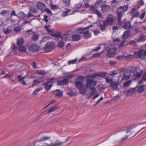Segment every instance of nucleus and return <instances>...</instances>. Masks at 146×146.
Returning <instances> with one entry per match:
<instances>
[{"label":"nucleus","instance_id":"0eeeda50","mask_svg":"<svg viewBox=\"0 0 146 146\" xmlns=\"http://www.w3.org/2000/svg\"><path fill=\"white\" fill-rule=\"evenodd\" d=\"M39 47L38 45L33 44L29 47V50L33 52H36L39 50Z\"/></svg>","mask_w":146,"mask_h":146},{"label":"nucleus","instance_id":"09e8293b","mask_svg":"<svg viewBox=\"0 0 146 146\" xmlns=\"http://www.w3.org/2000/svg\"><path fill=\"white\" fill-rule=\"evenodd\" d=\"M131 80L127 81L124 83V86H128L131 84Z\"/></svg>","mask_w":146,"mask_h":146},{"label":"nucleus","instance_id":"5701e85b","mask_svg":"<svg viewBox=\"0 0 146 146\" xmlns=\"http://www.w3.org/2000/svg\"><path fill=\"white\" fill-rule=\"evenodd\" d=\"M50 138L51 137H43L38 139L37 141L38 142H41L45 141L47 140L50 139Z\"/></svg>","mask_w":146,"mask_h":146},{"label":"nucleus","instance_id":"9b49d317","mask_svg":"<svg viewBox=\"0 0 146 146\" xmlns=\"http://www.w3.org/2000/svg\"><path fill=\"white\" fill-rule=\"evenodd\" d=\"M131 14L133 17H139V12L137 11V9L135 8H132L130 12Z\"/></svg>","mask_w":146,"mask_h":146},{"label":"nucleus","instance_id":"dca6fc26","mask_svg":"<svg viewBox=\"0 0 146 146\" xmlns=\"http://www.w3.org/2000/svg\"><path fill=\"white\" fill-rule=\"evenodd\" d=\"M119 83L117 82H114L111 84L110 86L111 88L114 90H116L118 89Z\"/></svg>","mask_w":146,"mask_h":146},{"label":"nucleus","instance_id":"aec40b11","mask_svg":"<svg viewBox=\"0 0 146 146\" xmlns=\"http://www.w3.org/2000/svg\"><path fill=\"white\" fill-rule=\"evenodd\" d=\"M12 29L13 28L12 26H9L6 29H3V32L5 34H8L11 31Z\"/></svg>","mask_w":146,"mask_h":146},{"label":"nucleus","instance_id":"e2e57ef3","mask_svg":"<svg viewBox=\"0 0 146 146\" xmlns=\"http://www.w3.org/2000/svg\"><path fill=\"white\" fill-rule=\"evenodd\" d=\"M32 29H30V30H27L26 31V32L27 34L28 35H30L31 34V33L33 32Z\"/></svg>","mask_w":146,"mask_h":146},{"label":"nucleus","instance_id":"6e6552de","mask_svg":"<svg viewBox=\"0 0 146 146\" xmlns=\"http://www.w3.org/2000/svg\"><path fill=\"white\" fill-rule=\"evenodd\" d=\"M37 7L38 9L40 10L42 12L44 11L46 8L45 4L41 2H38L37 4Z\"/></svg>","mask_w":146,"mask_h":146},{"label":"nucleus","instance_id":"864d4df0","mask_svg":"<svg viewBox=\"0 0 146 146\" xmlns=\"http://www.w3.org/2000/svg\"><path fill=\"white\" fill-rule=\"evenodd\" d=\"M9 11L5 10H3L1 12V14L3 16H4L6 13H9Z\"/></svg>","mask_w":146,"mask_h":146},{"label":"nucleus","instance_id":"f704fd0d","mask_svg":"<svg viewBox=\"0 0 146 146\" xmlns=\"http://www.w3.org/2000/svg\"><path fill=\"white\" fill-rule=\"evenodd\" d=\"M71 11V10L66 8L65 9V10L63 12L62 16L64 17L67 16L68 14Z\"/></svg>","mask_w":146,"mask_h":146},{"label":"nucleus","instance_id":"b1692460","mask_svg":"<svg viewBox=\"0 0 146 146\" xmlns=\"http://www.w3.org/2000/svg\"><path fill=\"white\" fill-rule=\"evenodd\" d=\"M110 8V6L108 5H104L102 7V9L104 12H106L108 11Z\"/></svg>","mask_w":146,"mask_h":146},{"label":"nucleus","instance_id":"c03bdc74","mask_svg":"<svg viewBox=\"0 0 146 146\" xmlns=\"http://www.w3.org/2000/svg\"><path fill=\"white\" fill-rule=\"evenodd\" d=\"M146 38V36H140L139 39L138 40L139 41H144Z\"/></svg>","mask_w":146,"mask_h":146},{"label":"nucleus","instance_id":"423d86ee","mask_svg":"<svg viewBox=\"0 0 146 146\" xmlns=\"http://www.w3.org/2000/svg\"><path fill=\"white\" fill-rule=\"evenodd\" d=\"M134 55L135 57L137 58H139L141 59L145 58L144 55L143 51V50H140L137 52H134Z\"/></svg>","mask_w":146,"mask_h":146},{"label":"nucleus","instance_id":"c756f323","mask_svg":"<svg viewBox=\"0 0 146 146\" xmlns=\"http://www.w3.org/2000/svg\"><path fill=\"white\" fill-rule=\"evenodd\" d=\"M135 90L134 89H131L129 90L127 92V95L128 96H131L135 92Z\"/></svg>","mask_w":146,"mask_h":146},{"label":"nucleus","instance_id":"69168bd1","mask_svg":"<svg viewBox=\"0 0 146 146\" xmlns=\"http://www.w3.org/2000/svg\"><path fill=\"white\" fill-rule=\"evenodd\" d=\"M129 78V77L128 76L125 75L123 76L122 78V80H125L128 79Z\"/></svg>","mask_w":146,"mask_h":146},{"label":"nucleus","instance_id":"393cba45","mask_svg":"<svg viewBox=\"0 0 146 146\" xmlns=\"http://www.w3.org/2000/svg\"><path fill=\"white\" fill-rule=\"evenodd\" d=\"M96 89H94L93 91H91V92L89 94H87V96L88 98H89L91 97L92 96H94L96 93Z\"/></svg>","mask_w":146,"mask_h":146},{"label":"nucleus","instance_id":"bb28decb","mask_svg":"<svg viewBox=\"0 0 146 146\" xmlns=\"http://www.w3.org/2000/svg\"><path fill=\"white\" fill-rule=\"evenodd\" d=\"M144 90V88L143 86L141 85L137 87V92L139 93L142 92Z\"/></svg>","mask_w":146,"mask_h":146},{"label":"nucleus","instance_id":"72a5a7b5","mask_svg":"<svg viewBox=\"0 0 146 146\" xmlns=\"http://www.w3.org/2000/svg\"><path fill=\"white\" fill-rule=\"evenodd\" d=\"M93 11L94 13L97 15L98 17V18L101 17L102 14L99 11L96 9H94Z\"/></svg>","mask_w":146,"mask_h":146},{"label":"nucleus","instance_id":"7ed1b4c3","mask_svg":"<svg viewBox=\"0 0 146 146\" xmlns=\"http://www.w3.org/2000/svg\"><path fill=\"white\" fill-rule=\"evenodd\" d=\"M97 82L92 79L88 78L86 80V85L88 88H90L91 91L96 89L95 87L96 85Z\"/></svg>","mask_w":146,"mask_h":146},{"label":"nucleus","instance_id":"1a4fd4ad","mask_svg":"<svg viewBox=\"0 0 146 146\" xmlns=\"http://www.w3.org/2000/svg\"><path fill=\"white\" fill-rule=\"evenodd\" d=\"M43 85L46 90H48L53 86V82L52 81L46 82L43 84Z\"/></svg>","mask_w":146,"mask_h":146},{"label":"nucleus","instance_id":"cd10ccee","mask_svg":"<svg viewBox=\"0 0 146 146\" xmlns=\"http://www.w3.org/2000/svg\"><path fill=\"white\" fill-rule=\"evenodd\" d=\"M24 42V40L23 38H19L17 39V44L18 46H21L23 44Z\"/></svg>","mask_w":146,"mask_h":146},{"label":"nucleus","instance_id":"e433bc0d","mask_svg":"<svg viewBox=\"0 0 146 146\" xmlns=\"http://www.w3.org/2000/svg\"><path fill=\"white\" fill-rule=\"evenodd\" d=\"M92 25H90L88 26V27L83 29V34H84V35L86 34V33H88L89 32V30H88L89 28L90 27H92Z\"/></svg>","mask_w":146,"mask_h":146},{"label":"nucleus","instance_id":"473e14b6","mask_svg":"<svg viewBox=\"0 0 146 146\" xmlns=\"http://www.w3.org/2000/svg\"><path fill=\"white\" fill-rule=\"evenodd\" d=\"M50 26L45 25L44 26V28L46 31L51 34L52 33H53V29H50Z\"/></svg>","mask_w":146,"mask_h":146},{"label":"nucleus","instance_id":"c85d7f7f","mask_svg":"<svg viewBox=\"0 0 146 146\" xmlns=\"http://www.w3.org/2000/svg\"><path fill=\"white\" fill-rule=\"evenodd\" d=\"M50 35L53 37L58 38L60 37L61 35V34L59 32H57L56 33H54V30H53V33H52L50 34Z\"/></svg>","mask_w":146,"mask_h":146},{"label":"nucleus","instance_id":"052dcab7","mask_svg":"<svg viewBox=\"0 0 146 146\" xmlns=\"http://www.w3.org/2000/svg\"><path fill=\"white\" fill-rule=\"evenodd\" d=\"M126 42L125 41H123L121 42V43L118 44V46L119 47H122L124 46V44Z\"/></svg>","mask_w":146,"mask_h":146},{"label":"nucleus","instance_id":"f3484780","mask_svg":"<svg viewBox=\"0 0 146 146\" xmlns=\"http://www.w3.org/2000/svg\"><path fill=\"white\" fill-rule=\"evenodd\" d=\"M56 92L55 96L58 97H61L62 96L63 92L60 90H56L54 91Z\"/></svg>","mask_w":146,"mask_h":146},{"label":"nucleus","instance_id":"a211bd4d","mask_svg":"<svg viewBox=\"0 0 146 146\" xmlns=\"http://www.w3.org/2000/svg\"><path fill=\"white\" fill-rule=\"evenodd\" d=\"M130 35V31H125L123 35V38L126 39L128 38Z\"/></svg>","mask_w":146,"mask_h":146},{"label":"nucleus","instance_id":"79ce46f5","mask_svg":"<svg viewBox=\"0 0 146 146\" xmlns=\"http://www.w3.org/2000/svg\"><path fill=\"white\" fill-rule=\"evenodd\" d=\"M21 30V28L20 27L17 26L14 29V31L15 32H18Z\"/></svg>","mask_w":146,"mask_h":146},{"label":"nucleus","instance_id":"2eb2a0df","mask_svg":"<svg viewBox=\"0 0 146 146\" xmlns=\"http://www.w3.org/2000/svg\"><path fill=\"white\" fill-rule=\"evenodd\" d=\"M69 80L68 79L64 78L61 80H58L57 82L58 84L60 85H66L68 82Z\"/></svg>","mask_w":146,"mask_h":146},{"label":"nucleus","instance_id":"49530a36","mask_svg":"<svg viewBox=\"0 0 146 146\" xmlns=\"http://www.w3.org/2000/svg\"><path fill=\"white\" fill-rule=\"evenodd\" d=\"M84 36L85 38L88 39L89 38H90L91 37V34L89 33V32L87 33L84 35Z\"/></svg>","mask_w":146,"mask_h":146},{"label":"nucleus","instance_id":"2f4dec72","mask_svg":"<svg viewBox=\"0 0 146 146\" xmlns=\"http://www.w3.org/2000/svg\"><path fill=\"white\" fill-rule=\"evenodd\" d=\"M19 17L22 19H23L27 17V15L22 11H19Z\"/></svg>","mask_w":146,"mask_h":146},{"label":"nucleus","instance_id":"39448f33","mask_svg":"<svg viewBox=\"0 0 146 146\" xmlns=\"http://www.w3.org/2000/svg\"><path fill=\"white\" fill-rule=\"evenodd\" d=\"M46 46L44 48L46 52H49L54 48L55 45L53 42H50L46 43Z\"/></svg>","mask_w":146,"mask_h":146},{"label":"nucleus","instance_id":"bf43d9fd","mask_svg":"<svg viewBox=\"0 0 146 146\" xmlns=\"http://www.w3.org/2000/svg\"><path fill=\"white\" fill-rule=\"evenodd\" d=\"M37 73L38 74L41 75H42L44 74V72L41 70L37 71Z\"/></svg>","mask_w":146,"mask_h":146},{"label":"nucleus","instance_id":"c9c22d12","mask_svg":"<svg viewBox=\"0 0 146 146\" xmlns=\"http://www.w3.org/2000/svg\"><path fill=\"white\" fill-rule=\"evenodd\" d=\"M42 88H40L36 89L33 92V95L34 96L36 95L37 93L41 90H42Z\"/></svg>","mask_w":146,"mask_h":146},{"label":"nucleus","instance_id":"4c0bfd02","mask_svg":"<svg viewBox=\"0 0 146 146\" xmlns=\"http://www.w3.org/2000/svg\"><path fill=\"white\" fill-rule=\"evenodd\" d=\"M68 35L67 34H63L61 36L62 40L63 41H65L68 38Z\"/></svg>","mask_w":146,"mask_h":146},{"label":"nucleus","instance_id":"13d9d810","mask_svg":"<svg viewBox=\"0 0 146 146\" xmlns=\"http://www.w3.org/2000/svg\"><path fill=\"white\" fill-rule=\"evenodd\" d=\"M145 12L143 13L139 17V18L141 19H143L145 16Z\"/></svg>","mask_w":146,"mask_h":146},{"label":"nucleus","instance_id":"412c9836","mask_svg":"<svg viewBox=\"0 0 146 146\" xmlns=\"http://www.w3.org/2000/svg\"><path fill=\"white\" fill-rule=\"evenodd\" d=\"M33 35L31 36L32 39L35 41L37 40L38 38V35L34 32H32Z\"/></svg>","mask_w":146,"mask_h":146},{"label":"nucleus","instance_id":"338daca9","mask_svg":"<svg viewBox=\"0 0 146 146\" xmlns=\"http://www.w3.org/2000/svg\"><path fill=\"white\" fill-rule=\"evenodd\" d=\"M133 56L132 55L130 54L127 56H125V58H126L127 59H131L132 58Z\"/></svg>","mask_w":146,"mask_h":146},{"label":"nucleus","instance_id":"5fc2aeb1","mask_svg":"<svg viewBox=\"0 0 146 146\" xmlns=\"http://www.w3.org/2000/svg\"><path fill=\"white\" fill-rule=\"evenodd\" d=\"M129 44L133 46H135L137 45L136 42L135 41L133 40L131 41L129 43Z\"/></svg>","mask_w":146,"mask_h":146},{"label":"nucleus","instance_id":"8fccbe9b","mask_svg":"<svg viewBox=\"0 0 146 146\" xmlns=\"http://www.w3.org/2000/svg\"><path fill=\"white\" fill-rule=\"evenodd\" d=\"M13 77V75L12 74H6L5 76H3V78H9L10 79H11V78Z\"/></svg>","mask_w":146,"mask_h":146},{"label":"nucleus","instance_id":"774afa93","mask_svg":"<svg viewBox=\"0 0 146 146\" xmlns=\"http://www.w3.org/2000/svg\"><path fill=\"white\" fill-rule=\"evenodd\" d=\"M142 78L143 80L146 81V72L144 74Z\"/></svg>","mask_w":146,"mask_h":146},{"label":"nucleus","instance_id":"9d476101","mask_svg":"<svg viewBox=\"0 0 146 146\" xmlns=\"http://www.w3.org/2000/svg\"><path fill=\"white\" fill-rule=\"evenodd\" d=\"M120 9H117V13L118 16V23L120 25H121L122 22L121 21V19L122 17L123 13L121 11H120Z\"/></svg>","mask_w":146,"mask_h":146},{"label":"nucleus","instance_id":"4be33fe9","mask_svg":"<svg viewBox=\"0 0 146 146\" xmlns=\"http://www.w3.org/2000/svg\"><path fill=\"white\" fill-rule=\"evenodd\" d=\"M72 38L74 41H78L81 38V36L78 34L74 35Z\"/></svg>","mask_w":146,"mask_h":146},{"label":"nucleus","instance_id":"f257e3e1","mask_svg":"<svg viewBox=\"0 0 146 146\" xmlns=\"http://www.w3.org/2000/svg\"><path fill=\"white\" fill-rule=\"evenodd\" d=\"M99 20L97 23L102 31L105 30L106 25H111L114 21L112 14L108 15L107 16V18L105 21L101 20L99 21Z\"/></svg>","mask_w":146,"mask_h":146},{"label":"nucleus","instance_id":"6ab92c4d","mask_svg":"<svg viewBox=\"0 0 146 146\" xmlns=\"http://www.w3.org/2000/svg\"><path fill=\"white\" fill-rule=\"evenodd\" d=\"M62 142L58 140H56L54 143H51L49 146H59L63 144Z\"/></svg>","mask_w":146,"mask_h":146},{"label":"nucleus","instance_id":"20e7f679","mask_svg":"<svg viewBox=\"0 0 146 146\" xmlns=\"http://www.w3.org/2000/svg\"><path fill=\"white\" fill-rule=\"evenodd\" d=\"M116 49L113 45L110 44L109 46V51L107 54V55L110 57H112L116 54Z\"/></svg>","mask_w":146,"mask_h":146},{"label":"nucleus","instance_id":"a19ab883","mask_svg":"<svg viewBox=\"0 0 146 146\" xmlns=\"http://www.w3.org/2000/svg\"><path fill=\"white\" fill-rule=\"evenodd\" d=\"M128 137V135H126L125 137L119 140V142L120 143H123L125 142L127 140Z\"/></svg>","mask_w":146,"mask_h":146},{"label":"nucleus","instance_id":"603ef678","mask_svg":"<svg viewBox=\"0 0 146 146\" xmlns=\"http://www.w3.org/2000/svg\"><path fill=\"white\" fill-rule=\"evenodd\" d=\"M102 1L101 0L98 1L95 3V5L96 7L102 4Z\"/></svg>","mask_w":146,"mask_h":146},{"label":"nucleus","instance_id":"a878e982","mask_svg":"<svg viewBox=\"0 0 146 146\" xmlns=\"http://www.w3.org/2000/svg\"><path fill=\"white\" fill-rule=\"evenodd\" d=\"M128 7L127 5H126L118 8L117 9H120V11H121L123 13V12H125L127 11Z\"/></svg>","mask_w":146,"mask_h":146},{"label":"nucleus","instance_id":"f8f14e48","mask_svg":"<svg viewBox=\"0 0 146 146\" xmlns=\"http://www.w3.org/2000/svg\"><path fill=\"white\" fill-rule=\"evenodd\" d=\"M123 27L125 29L129 31V30L133 27V26H131V23L130 22L128 21L124 23Z\"/></svg>","mask_w":146,"mask_h":146},{"label":"nucleus","instance_id":"680f3d73","mask_svg":"<svg viewBox=\"0 0 146 146\" xmlns=\"http://www.w3.org/2000/svg\"><path fill=\"white\" fill-rule=\"evenodd\" d=\"M48 16H47L46 15H45L44 16V20L45 22H46V24H47V23L48 21Z\"/></svg>","mask_w":146,"mask_h":146},{"label":"nucleus","instance_id":"f03ea898","mask_svg":"<svg viewBox=\"0 0 146 146\" xmlns=\"http://www.w3.org/2000/svg\"><path fill=\"white\" fill-rule=\"evenodd\" d=\"M85 78L83 76H78L75 82L76 88L79 90V92L80 94H84L87 92V90L83 86V82Z\"/></svg>","mask_w":146,"mask_h":146},{"label":"nucleus","instance_id":"de8ad7c7","mask_svg":"<svg viewBox=\"0 0 146 146\" xmlns=\"http://www.w3.org/2000/svg\"><path fill=\"white\" fill-rule=\"evenodd\" d=\"M77 59H75L74 60L69 61L68 62V64L69 65H70L71 64H74L76 63L77 62Z\"/></svg>","mask_w":146,"mask_h":146},{"label":"nucleus","instance_id":"4468645a","mask_svg":"<svg viewBox=\"0 0 146 146\" xmlns=\"http://www.w3.org/2000/svg\"><path fill=\"white\" fill-rule=\"evenodd\" d=\"M13 49L14 50L16 51L18 50L20 52H26V49L25 47L23 46H20V47L18 48L15 46H13Z\"/></svg>","mask_w":146,"mask_h":146},{"label":"nucleus","instance_id":"3c124183","mask_svg":"<svg viewBox=\"0 0 146 146\" xmlns=\"http://www.w3.org/2000/svg\"><path fill=\"white\" fill-rule=\"evenodd\" d=\"M99 76L101 77H103L106 76V74L105 72H100L98 73Z\"/></svg>","mask_w":146,"mask_h":146},{"label":"nucleus","instance_id":"58836bf2","mask_svg":"<svg viewBox=\"0 0 146 146\" xmlns=\"http://www.w3.org/2000/svg\"><path fill=\"white\" fill-rule=\"evenodd\" d=\"M41 83V82L40 81L37 80H35L33 81V83L32 84V86H33L35 85H38Z\"/></svg>","mask_w":146,"mask_h":146},{"label":"nucleus","instance_id":"7c9ffc66","mask_svg":"<svg viewBox=\"0 0 146 146\" xmlns=\"http://www.w3.org/2000/svg\"><path fill=\"white\" fill-rule=\"evenodd\" d=\"M63 4L64 7H67L70 5V0H62Z\"/></svg>","mask_w":146,"mask_h":146},{"label":"nucleus","instance_id":"a18cd8bd","mask_svg":"<svg viewBox=\"0 0 146 146\" xmlns=\"http://www.w3.org/2000/svg\"><path fill=\"white\" fill-rule=\"evenodd\" d=\"M64 43L63 42H59L57 44V46L60 48H62L64 47Z\"/></svg>","mask_w":146,"mask_h":146},{"label":"nucleus","instance_id":"4d7b16f0","mask_svg":"<svg viewBox=\"0 0 146 146\" xmlns=\"http://www.w3.org/2000/svg\"><path fill=\"white\" fill-rule=\"evenodd\" d=\"M97 76H99L98 73H94L92 76L91 79H92V78H96Z\"/></svg>","mask_w":146,"mask_h":146},{"label":"nucleus","instance_id":"0e129e2a","mask_svg":"<svg viewBox=\"0 0 146 146\" xmlns=\"http://www.w3.org/2000/svg\"><path fill=\"white\" fill-rule=\"evenodd\" d=\"M82 7V4L81 3H80L76 5V7L78 9H80Z\"/></svg>","mask_w":146,"mask_h":146},{"label":"nucleus","instance_id":"37998d69","mask_svg":"<svg viewBox=\"0 0 146 146\" xmlns=\"http://www.w3.org/2000/svg\"><path fill=\"white\" fill-rule=\"evenodd\" d=\"M106 82L108 83H110L111 85V84L113 82H114L113 81L112 79H109L108 76H106L105 78Z\"/></svg>","mask_w":146,"mask_h":146},{"label":"nucleus","instance_id":"6e6d98bb","mask_svg":"<svg viewBox=\"0 0 146 146\" xmlns=\"http://www.w3.org/2000/svg\"><path fill=\"white\" fill-rule=\"evenodd\" d=\"M103 51L100 53H97L93 55V57L94 58H97L100 57V54L103 52Z\"/></svg>","mask_w":146,"mask_h":146},{"label":"nucleus","instance_id":"ddd939ff","mask_svg":"<svg viewBox=\"0 0 146 146\" xmlns=\"http://www.w3.org/2000/svg\"><path fill=\"white\" fill-rule=\"evenodd\" d=\"M25 77V76L22 77L21 75H19L17 78L18 79V81L21 84L24 86L27 85L26 83L24 81V79Z\"/></svg>","mask_w":146,"mask_h":146},{"label":"nucleus","instance_id":"ea45409f","mask_svg":"<svg viewBox=\"0 0 146 146\" xmlns=\"http://www.w3.org/2000/svg\"><path fill=\"white\" fill-rule=\"evenodd\" d=\"M58 109V108L57 107H54L52 108L51 109H50L48 111V113H49L50 112H51L56 110H57Z\"/></svg>","mask_w":146,"mask_h":146}]
</instances>
